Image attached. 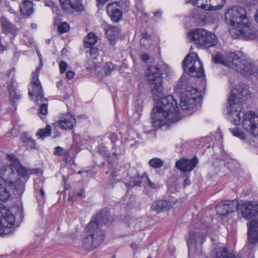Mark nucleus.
<instances>
[{"mask_svg":"<svg viewBox=\"0 0 258 258\" xmlns=\"http://www.w3.org/2000/svg\"><path fill=\"white\" fill-rule=\"evenodd\" d=\"M184 71L192 77L202 78L201 86L199 88H194L188 86L186 78L182 76L176 87V91L180 94L181 107L182 110L194 109L199 104L206 90V81L203 64L196 53L191 55L188 54L182 62Z\"/></svg>","mask_w":258,"mask_h":258,"instance_id":"obj_1","label":"nucleus"},{"mask_svg":"<svg viewBox=\"0 0 258 258\" xmlns=\"http://www.w3.org/2000/svg\"><path fill=\"white\" fill-rule=\"evenodd\" d=\"M251 94L246 87L232 89L228 99V111L231 121L236 125L242 124L243 128L253 136H258V116L252 111H242L241 105L245 103Z\"/></svg>","mask_w":258,"mask_h":258,"instance_id":"obj_2","label":"nucleus"},{"mask_svg":"<svg viewBox=\"0 0 258 258\" xmlns=\"http://www.w3.org/2000/svg\"><path fill=\"white\" fill-rule=\"evenodd\" d=\"M226 23L232 26L230 33L233 38H242L245 40H253L257 36V30L252 26L251 21L247 16L244 8L235 6L227 10L225 14Z\"/></svg>","mask_w":258,"mask_h":258,"instance_id":"obj_3","label":"nucleus"},{"mask_svg":"<svg viewBox=\"0 0 258 258\" xmlns=\"http://www.w3.org/2000/svg\"><path fill=\"white\" fill-rule=\"evenodd\" d=\"M212 61L234 69L246 78L254 77L258 80V64L243 58L241 51L217 52L212 55Z\"/></svg>","mask_w":258,"mask_h":258,"instance_id":"obj_4","label":"nucleus"},{"mask_svg":"<svg viewBox=\"0 0 258 258\" xmlns=\"http://www.w3.org/2000/svg\"><path fill=\"white\" fill-rule=\"evenodd\" d=\"M152 125L156 129L179 121L182 116L177 101L172 95L159 99L152 109Z\"/></svg>","mask_w":258,"mask_h":258,"instance_id":"obj_5","label":"nucleus"},{"mask_svg":"<svg viewBox=\"0 0 258 258\" xmlns=\"http://www.w3.org/2000/svg\"><path fill=\"white\" fill-rule=\"evenodd\" d=\"M109 211L105 208L96 214L86 227L88 235L83 239L82 246L87 251L98 247L105 238V232L101 226L109 222Z\"/></svg>","mask_w":258,"mask_h":258,"instance_id":"obj_6","label":"nucleus"},{"mask_svg":"<svg viewBox=\"0 0 258 258\" xmlns=\"http://www.w3.org/2000/svg\"><path fill=\"white\" fill-rule=\"evenodd\" d=\"M7 157L12 163L1 169V178L5 183L14 187L19 194L22 193L29 178L27 170L15 155H8Z\"/></svg>","mask_w":258,"mask_h":258,"instance_id":"obj_7","label":"nucleus"},{"mask_svg":"<svg viewBox=\"0 0 258 258\" xmlns=\"http://www.w3.org/2000/svg\"><path fill=\"white\" fill-rule=\"evenodd\" d=\"M206 230L204 226L189 231L187 244L189 258H208L202 252V244L206 241Z\"/></svg>","mask_w":258,"mask_h":258,"instance_id":"obj_8","label":"nucleus"},{"mask_svg":"<svg viewBox=\"0 0 258 258\" xmlns=\"http://www.w3.org/2000/svg\"><path fill=\"white\" fill-rule=\"evenodd\" d=\"M186 3H191L196 5L198 9H194L191 13V16L197 23L206 21L205 12L220 10L223 7L226 0H189Z\"/></svg>","mask_w":258,"mask_h":258,"instance_id":"obj_9","label":"nucleus"},{"mask_svg":"<svg viewBox=\"0 0 258 258\" xmlns=\"http://www.w3.org/2000/svg\"><path fill=\"white\" fill-rule=\"evenodd\" d=\"M161 70L158 67L150 66L146 72V78L150 85L154 86L151 90L154 100H157L163 95V78Z\"/></svg>","mask_w":258,"mask_h":258,"instance_id":"obj_10","label":"nucleus"},{"mask_svg":"<svg viewBox=\"0 0 258 258\" xmlns=\"http://www.w3.org/2000/svg\"><path fill=\"white\" fill-rule=\"evenodd\" d=\"M187 37L200 47L209 48L215 46L218 42V38L214 33L203 29L198 28L189 32Z\"/></svg>","mask_w":258,"mask_h":258,"instance_id":"obj_11","label":"nucleus"},{"mask_svg":"<svg viewBox=\"0 0 258 258\" xmlns=\"http://www.w3.org/2000/svg\"><path fill=\"white\" fill-rule=\"evenodd\" d=\"M41 68V66L38 67L32 73L31 85L29 87V95L32 99L34 100L35 98L36 103H38L39 101L42 102L44 97L39 80V74Z\"/></svg>","mask_w":258,"mask_h":258,"instance_id":"obj_12","label":"nucleus"},{"mask_svg":"<svg viewBox=\"0 0 258 258\" xmlns=\"http://www.w3.org/2000/svg\"><path fill=\"white\" fill-rule=\"evenodd\" d=\"M15 216L11 211L5 206H0V224L7 235L14 232Z\"/></svg>","mask_w":258,"mask_h":258,"instance_id":"obj_13","label":"nucleus"},{"mask_svg":"<svg viewBox=\"0 0 258 258\" xmlns=\"http://www.w3.org/2000/svg\"><path fill=\"white\" fill-rule=\"evenodd\" d=\"M238 202L237 200H227L219 203L216 207L217 214L221 216L235 212L238 210Z\"/></svg>","mask_w":258,"mask_h":258,"instance_id":"obj_14","label":"nucleus"},{"mask_svg":"<svg viewBox=\"0 0 258 258\" xmlns=\"http://www.w3.org/2000/svg\"><path fill=\"white\" fill-rule=\"evenodd\" d=\"M239 210L243 218L249 219L258 215V203L247 201L240 205L238 204Z\"/></svg>","mask_w":258,"mask_h":258,"instance_id":"obj_15","label":"nucleus"},{"mask_svg":"<svg viewBox=\"0 0 258 258\" xmlns=\"http://www.w3.org/2000/svg\"><path fill=\"white\" fill-rule=\"evenodd\" d=\"M199 162L197 156L190 159L181 158L175 163V167L181 172L186 173L190 172L194 169Z\"/></svg>","mask_w":258,"mask_h":258,"instance_id":"obj_16","label":"nucleus"},{"mask_svg":"<svg viewBox=\"0 0 258 258\" xmlns=\"http://www.w3.org/2000/svg\"><path fill=\"white\" fill-rule=\"evenodd\" d=\"M57 123L62 130H71L76 124V119L73 115L66 113L59 116Z\"/></svg>","mask_w":258,"mask_h":258,"instance_id":"obj_17","label":"nucleus"},{"mask_svg":"<svg viewBox=\"0 0 258 258\" xmlns=\"http://www.w3.org/2000/svg\"><path fill=\"white\" fill-rule=\"evenodd\" d=\"M10 74H12V76L10 79V82L8 83L7 88L12 101L13 103H15L20 100L21 97V94L19 90L17 89L18 84L14 78L13 71L11 70Z\"/></svg>","mask_w":258,"mask_h":258,"instance_id":"obj_18","label":"nucleus"},{"mask_svg":"<svg viewBox=\"0 0 258 258\" xmlns=\"http://www.w3.org/2000/svg\"><path fill=\"white\" fill-rule=\"evenodd\" d=\"M63 10L68 14H72L74 12H82L84 6L80 2L73 3L71 0H59Z\"/></svg>","mask_w":258,"mask_h":258,"instance_id":"obj_19","label":"nucleus"},{"mask_svg":"<svg viewBox=\"0 0 258 258\" xmlns=\"http://www.w3.org/2000/svg\"><path fill=\"white\" fill-rule=\"evenodd\" d=\"M248 241L250 244L258 241V220L253 219L249 223L248 229Z\"/></svg>","mask_w":258,"mask_h":258,"instance_id":"obj_20","label":"nucleus"},{"mask_svg":"<svg viewBox=\"0 0 258 258\" xmlns=\"http://www.w3.org/2000/svg\"><path fill=\"white\" fill-rule=\"evenodd\" d=\"M171 207L170 202L167 200H157L154 202L151 206V209L155 212L159 213L162 212L168 211Z\"/></svg>","mask_w":258,"mask_h":258,"instance_id":"obj_21","label":"nucleus"},{"mask_svg":"<svg viewBox=\"0 0 258 258\" xmlns=\"http://www.w3.org/2000/svg\"><path fill=\"white\" fill-rule=\"evenodd\" d=\"M0 23L2 31L4 33L15 34L17 33V28L5 17L2 16L1 17Z\"/></svg>","mask_w":258,"mask_h":258,"instance_id":"obj_22","label":"nucleus"},{"mask_svg":"<svg viewBox=\"0 0 258 258\" xmlns=\"http://www.w3.org/2000/svg\"><path fill=\"white\" fill-rule=\"evenodd\" d=\"M105 34L111 43L118 38L119 34V30L116 27L108 25L105 27Z\"/></svg>","mask_w":258,"mask_h":258,"instance_id":"obj_23","label":"nucleus"},{"mask_svg":"<svg viewBox=\"0 0 258 258\" xmlns=\"http://www.w3.org/2000/svg\"><path fill=\"white\" fill-rule=\"evenodd\" d=\"M21 142L23 143L27 149H37L36 143L35 140L32 138L31 136H29L27 133H24L22 135L21 138Z\"/></svg>","mask_w":258,"mask_h":258,"instance_id":"obj_24","label":"nucleus"},{"mask_svg":"<svg viewBox=\"0 0 258 258\" xmlns=\"http://www.w3.org/2000/svg\"><path fill=\"white\" fill-rule=\"evenodd\" d=\"M20 10L23 15L29 16L33 13V3L28 0H25L20 5Z\"/></svg>","mask_w":258,"mask_h":258,"instance_id":"obj_25","label":"nucleus"},{"mask_svg":"<svg viewBox=\"0 0 258 258\" xmlns=\"http://www.w3.org/2000/svg\"><path fill=\"white\" fill-rule=\"evenodd\" d=\"M215 258H240L238 255L230 253L224 247H219L216 251Z\"/></svg>","mask_w":258,"mask_h":258,"instance_id":"obj_26","label":"nucleus"},{"mask_svg":"<svg viewBox=\"0 0 258 258\" xmlns=\"http://www.w3.org/2000/svg\"><path fill=\"white\" fill-rule=\"evenodd\" d=\"M223 136L221 132L216 133L211 137H208L206 139V142L212 143L213 147L220 145L223 142Z\"/></svg>","mask_w":258,"mask_h":258,"instance_id":"obj_27","label":"nucleus"},{"mask_svg":"<svg viewBox=\"0 0 258 258\" xmlns=\"http://www.w3.org/2000/svg\"><path fill=\"white\" fill-rule=\"evenodd\" d=\"M97 40V36L94 33L90 32L84 39V46L87 48L93 47Z\"/></svg>","mask_w":258,"mask_h":258,"instance_id":"obj_28","label":"nucleus"},{"mask_svg":"<svg viewBox=\"0 0 258 258\" xmlns=\"http://www.w3.org/2000/svg\"><path fill=\"white\" fill-rule=\"evenodd\" d=\"M112 5V4H110L108 6V9L107 10V12L108 14V15L110 16L111 20L113 22H118L120 20H121V19H122V13L120 10H119L117 9H115L111 11V12H110L109 8H110V7Z\"/></svg>","mask_w":258,"mask_h":258,"instance_id":"obj_29","label":"nucleus"},{"mask_svg":"<svg viewBox=\"0 0 258 258\" xmlns=\"http://www.w3.org/2000/svg\"><path fill=\"white\" fill-rule=\"evenodd\" d=\"M11 197L10 190L4 185L0 183V202H6Z\"/></svg>","mask_w":258,"mask_h":258,"instance_id":"obj_30","label":"nucleus"},{"mask_svg":"<svg viewBox=\"0 0 258 258\" xmlns=\"http://www.w3.org/2000/svg\"><path fill=\"white\" fill-rule=\"evenodd\" d=\"M51 127L49 124H47L45 128L39 129L36 134V136L38 139L43 140L46 137H48L51 133Z\"/></svg>","mask_w":258,"mask_h":258,"instance_id":"obj_31","label":"nucleus"},{"mask_svg":"<svg viewBox=\"0 0 258 258\" xmlns=\"http://www.w3.org/2000/svg\"><path fill=\"white\" fill-rule=\"evenodd\" d=\"M145 180V173L142 176L136 175L130 178L128 183H126L128 187H133L136 185L140 186L142 181Z\"/></svg>","mask_w":258,"mask_h":258,"instance_id":"obj_32","label":"nucleus"},{"mask_svg":"<svg viewBox=\"0 0 258 258\" xmlns=\"http://www.w3.org/2000/svg\"><path fill=\"white\" fill-rule=\"evenodd\" d=\"M43 181L40 179H38L35 180V190L36 193H39L42 198L45 196V191L43 188Z\"/></svg>","mask_w":258,"mask_h":258,"instance_id":"obj_33","label":"nucleus"},{"mask_svg":"<svg viewBox=\"0 0 258 258\" xmlns=\"http://www.w3.org/2000/svg\"><path fill=\"white\" fill-rule=\"evenodd\" d=\"M112 151L113 155L115 156V157L118 158L119 155L124 154L125 150L124 146L122 144L118 147L116 145H114L112 147Z\"/></svg>","mask_w":258,"mask_h":258,"instance_id":"obj_34","label":"nucleus"},{"mask_svg":"<svg viewBox=\"0 0 258 258\" xmlns=\"http://www.w3.org/2000/svg\"><path fill=\"white\" fill-rule=\"evenodd\" d=\"M230 131L233 136L238 138L240 140L244 141L245 140V135L244 132L238 127L230 128Z\"/></svg>","mask_w":258,"mask_h":258,"instance_id":"obj_35","label":"nucleus"},{"mask_svg":"<svg viewBox=\"0 0 258 258\" xmlns=\"http://www.w3.org/2000/svg\"><path fill=\"white\" fill-rule=\"evenodd\" d=\"M150 166L154 168H159L163 165V161L160 158H154L149 160Z\"/></svg>","mask_w":258,"mask_h":258,"instance_id":"obj_36","label":"nucleus"},{"mask_svg":"<svg viewBox=\"0 0 258 258\" xmlns=\"http://www.w3.org/2000/svg\"><path fill=\"white\" fill-rule=\"evenodd\" d=\"M48 101L44 97V99H43V101L41 102L39 101L38 104H41L39 109V113L42 115H46L48 112V105H47Z\"/></svg>","mask_w":258,"mask_h":258,"instance_id":"obj_37","label":"nucleus"},{"mask_svg":"<svg viewBox=\"0 0 258 258\" xmlns=\"http://www.w3.org/2000/svg\"><path fill=\"white\" fill-rule=\"evenodd\" d=\"M136 8L139 11L138 13V16L142 18L143 20L147 22L148 21V14L144 11L142 8L141 5L137 3Z\"/></svg>","mask_w":258,"mask_h":258,"instance_id":"obj_38","label":"nucleus"},{"mask_svg":"<svg viewBox=\"0 0 258 258\" xmlns=\"http://www.w3.org/2000/svg\"><path fill=\"white\" fill-rule=\"evenodd\" d=\"M146 185L149 186L150 188L152 189H157L159 188V185L157 183L152 182L151 179L149 178L147 174L145 173V180L144 181Z\"/></svg>","mask_w":258,"mask_h":258,"instance_id":"obj_39","label":"nucleus"},{"mask_svg":"<svg viewBox=\"0 0 258 258\" xmlns=\"http://www.w3.org/2000/svg\"><path fill=\"white\" fill-rule=\"evenodd\" d=\"M116 66L110 62H107L104 66V71L107 75L111 74V72L115 69Z\"/></svg>","mask_w":258,"mask_h":258,"instance_id":"obj_40","label":"nucleus"},{"mask_svg":"<svg viewBox=\"0 0 258 258\" xmlns=\"http://www.w3.org/2000/svg\"><path fill=\"white\" fill-rule=\"evenodd\" d=\"M70 30V25L67 22H62L58 26V31L61 33H64Z\"/></svg>","mask_w":258,"mask_h":258,"instance_id":"obj_41","label":"nucleus"},{"mask_svg":"<svg viewBox=\"0 0 258 258\" xmlns=\"http://www.w3.org/2000/svg\"><path fill=\"white\" fill-rule=\"evenodd\" d=\"M104 139H108L110 140L113 145H115V143L118 141V137L117 135L114 133H107L104 138Z\"/></svg>","mask_w":258,"mask_h":258,"instance_id":"obj_42","label":"nucleus"},{"mask_svg":"<svg viewBox=\"0 0 258 258\" xmlns=\"http://www.w3.org/2000/svg\"><path fill=\"white\" fill-rule=\"evenodd\" d=\"M90 51L89 54L90 56L93 59H96L97 58L98 56L99 55V49L98 48L96 47H90Z\"/></svg>","mask_w":258,"mask_h":258,"instance_id":"obj_43","label":"nucleus"},{"mask_svg":"<svg viewBox=\"0 0 258 258\" xmlns=\"http://www.w3.org/2000/svg\"><path fill=\"white\" fill-rule=\"evenodd\" d=\"M45 6L51 8L53 13H56L58 10V8L56 4L51 1H46L45 2Z\"/></svg>","mask_w":258,"mask_h":258,"instance_id":"obj_44","label":"nucleus"},{"mask_svg":"<svg viewBox=\"0 0 258 258\" xmlns=\"http://www.w3.org/2000/svg\"><path fill=\"white\" fill-rule=\"evenodd\" d=\"M124 144L126 146L130 147H137L138 145V143L134 139L130 138L126 139Z\"/></svg>","mask_w":258,"mask_h":258,"instance_id":"obj_45","label":"nucleus"},{"mask_svg":"<svg viewBox=\"0 0 258 258\" xmlns=\"http://www.w3.org/2000/svg\"><path fill=\"white\" fill-rule=\"evenodd\" d=\"M59 67L60 73L61 74H63L67 69L68 64L64 61L62 60L59 63Z\"/></svg>","mask_w":258,"mask_h":258,"instance_id":"obj_46","label":"nucleus"},{"mask_svg":"<svg viewBox=\"0 0 258 258\" xmlns=\"http://www.w3.org/2000/svg\"><path fill=\"white\" fill-rule=\"evenodd\" d=\"M63 149L57 146L55 148L54 151V154L56 155H61L63 154Z\"/></svg>","mask_w":258,"mask_h":258,"instance_id":"obj_47","label":"nucleus"},{"mask_svg":"<svg viewBox=\"0 0 258 258\" xmlns=\"http://www.w3.org/2000/svg\"><path fill=\"white\" fill-rule=\"evenodd\" d=\"M106 173L107 174H109L110 173L111 174V175L114 177H116L117 176V174L116 172V171L115 170V169L112 168V167H111L108 171L106 172Z\"/></svg>","mask_w":258,"mask_h":258,"instance_id":"obj_48","label":"nucleus"},{"mask_svg":"<svg viewBox=\"0 0 258 258\" xmlns=\"http://www.w3.org/2000/svg\"><path fill=\"white\" fill-rule=\"evenodd\" d=\"M75 76V73L73 71H69L67 72L66 73V78L68 80H71Z\"/></svg>","mask_w":258,"mask_h":258,"instance_id":"obj_49","label":"nucleus"},{"mask_svg":"<svg viewBox=\"0 0 258 258\" xmlns=\"http://www.w3.org/2000/svg\"><path fill=\"white\" fill-rule=\"evenodd\" d=\"M141 58L143 61L147 62L150 59V56L147 53H143L141 56Z\"/></svg>","mask_w":258,"mask_h":258,"instance_id":"obj_50","label":"nucleus"},{"mask_svg":"<svg viewBox=\"0 0 258 258\" xmlns=\"http://www.w3.org/2000/svg\"><path fill=\"white\" fill-rule=\"evenodd\" d=\"M7 46L2 44L1 37H0V53L3 52L5 50H7Z\"/></svg>","mask_w":258,"mask_h":258,"instance_id":"obj_51","label":"nucleus"},{"mask_svg":"<svg viewBox=\"0 0 258 258\" xmlns=\"http://www.w3.org/2000/svg\"><path fill=\"white\" fill-rule=\"evenodd\" d=\"M99 152L101 154H102L103 156H105L106 157L108 158L109 156V153H108V151L106 150L105 149L100 150Z\"/></svg>","mask_w":258,"mask_h":258,"instance_id":"obj_52","label":"nucleus"},{"mask_svg":"<svg viewBox=\"0 0 258 258\" xmlns=\"http://www.w3.org/2000/svg\"><path fill=\"white\" fill-rule=\"evenodd\" d=\"M190 184V181L189 179V177H186L184 179L183 185L184 186H186L189 185Z\"/></svg>","mask_w":258,"mask_h":258,"instance_id":"obj_53","label":"nucleus"},{"mask_svg":"<svg viewBox=\"0 0 258 258\" xmlns=\"http://www.w3.org/2000/svg\"><path fill=\"white\" fill-rule=\"evenodd\" d=\"M161 13L160 12H157L154 13V17L160 18L161 16Z\"/></svg>","mask_w":258,"mask_h":258,"instance_id":"obj_54","label":"nucleus"},{"mask_svg":"<svg viewBox=\"0 0 258 258\" xmlns=\"http://www.w3.org/2000/svg\"><path fill=\"white\" fill-rule=\"evenodd\" d=\"M16 129L15 128H12L11 129V132L10 133V134H16ZM9 133H8V136L9 137H11V135H9Z\"/></svg>","mask_w":258,"mask_h":258,"instance_id":"obj_55","label":"nucleus"},{"mask_svg":"<svg viewBox=\"0 0 258 258\" xmlns=\"http://www.w3.org/2000/svg\"><path fill=\"white\" fill-rule=\"evenodd\" d=\"M108 0H97L100 4H104Z\"/></svg>","mask_w":258,"mask_h":258,"instance_id":"obj_56","label":"nucleus"},{"mask_svg":"<svg viewBox=\"0 0 258 258\" xmlns=\"http://www.w3.org/2000/svg\"><path fill=\"white\" fill-rule=\"evenodd\" d=\"M9 11L11 13H12V14H14V15H16V13L15 12V11L13 9H12V8H10L9 9Z\"/></svg>","mask_w":258,"mask_h":258,"instance_id":"obj_57","label":"nucleus"},{"mask_svg":"<svg viewBox=\"0 0 258 258\" xmlns=\"http://www.w3.org/2000/svg\"><path fill=\"white\" fill-rule=\"evenodd\" d=\"M255 21L258 23V10H257L255 14Z\"/></svg>","mask_w":258,"mask_h":258,"instance_id":"obj_58","label":"nucleus"},{"mask_svg":"<svg viewBox=\"0 0 258 258\" xmlns=\"http://www.w3.org/2000/svg\"><path fill=\"white\" fill-rule=\"evenodd\" d=\"M31 26L33 29H36L37 27V25L35 23H32Z\"/></svg>","mask_w":258,"mask_h":258,"instance_id":"obj_59","label":"nucleus"},{"mask_svg":"<svg viewBox=\"0 0 258 258\" xmlns=\"http://www.w3.org/2000/svg\"><path fill=\"white\" fill-rule=\"evenodd\" d=\"M125 7H128L129 6L130 2L128 1V0H125Z\"/></svg>","mask_w":258,"mask_h":258,"instance_id":"obj_60","label":"nucleus"},{"mask_svg":"<svg viewBox=\"0 0 258 258\" xmlns=\"http://www.w3.org/2000/svg\"><path fill=\"white\" fill-rule=\"evenodd\" d=\"M38 55L39 57L40 63H41V62H42V57H41V54H40L39 52H38Z\"/></svg>","mask_w":258,"mask_h":258,"instance_id":"obj_61","label":"nucleus"},{"mask_svg":"<svg viewBox=\"0 0 258 258\" xmlns=\"http://www.w3.org/2000/svg\"><path fill=\"white\" fill-rule=\"evenodd\" d=\"M131 247L134 248V249H135V248L137 247V245L135 244V243H132L131 244Z\"/></svg>","mask_w":258,"mask_h":258,"instance_id":"obj_62","label":"nucleus"},{"mask_svg":"<svg viewBox=\"0 0 258 258\" xmlns=\"http://www.w3.org/2000/svg\"><path fill=\"white\" fill-rule=\"evenodd\" d=\"M169 189L171 191H172V192H174V191H175V190H176V189H175V190H173V189H172V187H169Z\"/></svg>","mask_w":258,"mask_h":258,"instance_id":"obj_63","label":"nucleus"},{"mask_svg":"<svg viewBox=\"0 0 258 258\" xmlns=\"http://www.w3.org/2000/svg\"><path fill=\"white\" fill-rule=\"evenodd\" d=\"M230 163H229V162H227V163H226V166H227V167H228L230 169V167L229 165H230Z\"/></svg>","mask_w":258,"mask_h":258,"instance_id":"obj_64","label":"nucleus"}]
</instances>
